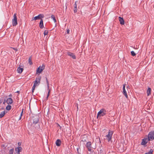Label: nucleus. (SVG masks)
<instances>
[{
	"mask_svg": "<svg viewBox=\"0 0 154 154\" xmlns=\"http://www.w3.org/2000/svg\"><path fill=\"white\" fill-rule=\"evenodd\" d=\"M106 114V111L103 109H101L97 113V117H100L105 115Z\"/></svg>",
	"mask_w": 154,
	"mask_h": 154,
	"instance_id": "nucleus-1",
	"label": "nucleus"
},
{
	"mask_svg": "<svg viewBox=\"0 0 154 154\" xmlns=\"http://www.w3.org/2000/svg\"><path fill=\"white\" fill-rule=\"evenodd\" d=\"M113 133V131L109 130L108 134L106 136V139L108 142L111 140Z\"/></svg>",
	"mask_w": 154,
	"mask_h": 154,
	"instance_id": "nucleus-2",
	"label": "nucleus"
},
{
	"mask_svg": "<svg viewBox=\"0 0 154 154\" xmlns=\"http://www.w3.org/2000/svg\"><path fill=\"white\" fill-rule=\"evenodd\" d=\"M32 119L33 121L32 123V125L34 126V125L37 124L39 121L38 117L37 116H35L34 117H33Z\"/></svg>",
	"mask_w": 154,
	"mask_h": 154,
	"instance_id": "nucleus-3",
	"label": "nucleus"
},
{
	"mask_svg": "<svg viewBox=\"0 0 154 154\" xmlns=\"http://www.w3.org/2000/svg\"><path fill=\"white\" fill-rule=\"evenodd\" d=\"M13 17L14 18L12 20V25L13 26H15L17 24V18L16 14H14Z\"/></svg>",
	"mask_w": 154,
	"mask_h": 154,
	"instance_id": "nucleus-4",
	"label": "nucleus"
},
{
	"mask_svg": "<svg viewBox=\"0 0 154 154\" xmlns=\"http://www.w3.org/2000/svg\"><path fill=\"white\" fill-rule=\"evenodd\" d=\"M149 140H152L154 139V132L151 131L150 132L148 135Z\"/></svg>",
	"mask_w": 154,
	"mask_h": 154,
	"instance_id": "nucleus-5",
	"label": "nucleus"
},
{
	"mask_svg": "<svg viewBox=\"0 0 154 154\" xmlns=\"http://www.w3.org/2000/svg\"><path fill=\"white\" fill-rule=\"evenodd\" d=\"M45 69V66L43 64L41 66H40L36 70V73H40Z\"/></svg>",
	"mask_w": 154,
	"mask_h": 154,
	"instance_id": "nucleus-6",
	"label": "nucleus"
},
{
	"mask_svg": "<svg viewBox=\"0 0 154 154\" xmlns=\"http://www.w3.org/2000/svg\"><path fill=\"white\" fill-rule=\"evenodd\" d=\"M41 79V77L40 76H38L37 78H36L35 81L34 82V84H35V85H36L38 83H40Z\"/></svg>",
	"mask_w": 154,
	"mask_h": 154,
	"instance_id": "nucleus-7",
	"label": "nucleus"
},
{
	"mask_svg": "<svg viewBox=\"0 0 154 154\" xmlns=\"http://www.w3.org/2000/svg\"><path fill=\"white\" fill-rule=\"evenodd\" d=\"M67 54L68 56L70 57L73 59H76V57L73 53L69 52H68Z\"/></svg>",
	"mask_w": 154,
	"mask_h": 154,
	"instance_id": "nucleus-8",
	"label": "nucleus"
},
{
	"mask_svg": "<svg viewBox=\"0 0 154 154\" xmlns=\"http://www.w3.org/2000/svg\"><path fill=\"white\" fill-rule=\"evenodd\" d=\"M125 84L123 85V94L125 96V97H126L127 98H128V95L127 94L126 91L125 90Z\"/></svg>",
	"mask_w": 154,
	"mask_h": 154,
	"instance_id": "nucleus-9",
	"label": "nucleus"
},
{
	"mask_svg": "<svg viewBox=\"0 0 154 154\" xmlns=\"http://www.w3.org/2000/svg\"><path fill=\"white\" fill-rule=\"evenodd\" d=\"M148 139L147 138H144L142 140L141 143V144L142 145H144L147 143Z\"/></svg>",
	"mask_w": 154,
	"mask_h": 154,
	"instance_id": "nucleus-10",
	"label": "nucleus"
},
{
	"mask_svg": "<svg viewBox=\"0 0 154 154\" xmlns=\"http://www.w3.org/2000/svg\"><path fill=\"white\" fill-rule=\"evenodd\" d=\"M13 102L12 99L10 98H7V103L8 104H11Z\"/></svg>",
	"mask_w": 154,
	"mask_h": 154,
	"instance_id": "nucleus-11",
	"label": "nucleus"
},
{
	"mask_svg": "<svg viewBox=\"0 0 154 154\" xmlns=\"http://www.w3.org/2000/svg\"><path fill=\"white\" fill-rule=\"evenodd\" d=\"M119 21L120 22V24L121 25H124V22L123 18L119 17Z\"/></svg>",
	"mask_w": 154,
	"mask_h": 154,
	"instance_id": "nucleus-12",
	"label": "nucleus"
},
{
	"mask_svg": "<svg viewBox=\"0 0 154 154\" xmlns=\"http://www.w3.org/2000/svg\"><path fill=\"white\" fill-rule=\"evenodd\" d=\"M61 141L60 140L57 139L56 142V144L57 146H60L61 145Z\"/></svg>",
	"mask_w": 154,
	"mask_h": 154,
	"instance_id": "nucleus-13",
	"label": "nucleus"
},
{
	"mask_svg": "<svg viewBox=\"0 0 154 154\" xmlns=\"http://www.w3.org/2000/svg\"><path fill=\"white\" fill-rule=\"evenodd\" d=\"M22 148L20 146L17 147L16 148V151L18 153H19L21 151Z\"/></svg>",
	"mask_w": 154,
	"mask_h": 154,
	"instance_id": "nucleus-14",
	"label": "nucleus"
},
{
	"mask_svg": "<svg viewBox=\"0 0 154 154\" xmlns=\"http://www.w3.org/2000/svg\"><path fill=\"white\" fill-rule=\"evenodd\" d=\"M23 70V68L20 67H19L18 68L17 70L18 72L19 73H21L22 72Z\"/></svg>",
	"mask_w": 154,
	"mask_h": 154,
	"instance_id": "nucleus-15",
	"label": "nucleus"
},
{
	"mask_svg": "<svg viewBox=\"0 0 154 154\" xmlns=\"http://www.w3.org/2000/svg\"><path fill=\"white\" fill-rule=\"evenodd\" d=\"M40 20L38 15L35 17H32V21H33V20Z\"/></svg>",
	"mask_w": 154,
	"mask_h": 154,
	"instance_id": "nucleus-16",
	"label": "nucleus"
},
{
	"mask_svg": "<svg viewBox=\"0 0 154 154\" xmlns=\"http://www.w3.org/2000/svg\"><path fill=\"white\" fill-rule=\"evenodd\" d=\"M86 147H91V142H88L86 144Z\"/></svg>",
	"mask_w": 154,
	"mask_h": 154,
	"instance_id": "nucleus-17",
	"label": "nucleus"
},
{
	"mask_svg": "<svg viewBox=\"0 0 154 154\" xmlns=\"http://www.w3.org/2000/svg\"><path fill=\"white\" fill-rule=\"evenodd\" d=\"M151 91V89L150 88H149L147 91V96H149L150 94Z\"/></svg>",
	"mask_w": 154,
	"mask_h": 154,
	"instance_id": "nucleus-18",
	"label": "nucleus"
},
{
	"mask_svg": "<svg viewBox=\"0 0 154 154\" xmlns=\"http://www.w3.org/2000/svg\"><path fill=\"white\" fill-rule=\"evenodd\" d=\"M5 111L2 112L0 114V118L3 117L5 114Z\"/></svg>",
	"mask_w": 154,
	"mask_h": 154,
	"instance_id": "nucleus-19",
	"label": "nucleus"
},
{
	"mask_svg": "<svg viewBox=\"0 0 154 154\" xmlns=\"http://www.w3.org/2000/svg\"><path fill=\"white\" fill-rule=\"evenodd\" d=\"M11 105H8L6 107V109L7 110H10L11 109Z\"/></svg>",
	"mask_w": 154,
	"mask_h": 154,
	"instance_id": "nucleus-20",
	"label": "nucleus"
},
{
	"mask_svg": "<svg viewBox=\"0 0 154 154\" xmlns=\"http://www.w3.org/2000/svg\"><path fill=\"white\" fill-rule=\"evenodd\" d=\"M14 149H10L8 152V154H13L14 152Z\"/></svg>",
	"mask_w": 154,
	"mask_h": 154,
	"instance_id": "nucleus-21",
	"label": "nucleus"
},
{
	"mask_svg": "<svg viewBox=\"0 0 154 154\" xmlns=\"http://www.w3.org/2000/svg\"><path fill=\"white\" fill-rule=\"evenodd\" d=\"M29 64L31 65L32 64V57H30L29 59Z\"/></svg>",
	"mask_w": 154,
	"mask_h": 154,
	"instance_id": "nucleus-22",
	"label": "nucleus"
},
{
	"mask_svg": "<svg viewBox=\"0 0 154 154\" xmlns=\"http://www.w3.org/2000/svg\"><path fill=\"white\" fill-rule=\"evenodd\" d=\"M38 16L40 19H42V18L44 17V16L43 14H39L38 15Z\"/></svg>",
	"mask_w": 154,
	"mask_h": 154,
	"instance_id": "nucleus-23",
	"label": "nucleus"
},
{
	"mask_svg": "<svg viewBox=\"0 0 154 154\" xmlns=\"http://www.w3.org/2000/svg\"><path fill=\"white\" fill-rule=\"evenodd\" d=\"M153 150L152 149H150L149 151L146 153L145 154H152Z\"/></svg>",
	"mask_w": 154,
	"mask_h": 154,
	"instance_id": "nucleus-24",
	"label": "nucleus"
},
{
	"mask_svg": "<svg viewBox=\"0 0 154 154\" xmlns=\"http://www.w3.org/2000/svg\"><path fill=\"white\" fill-rule=\"evenodd\" d=\"M46 81L47 83V87H48V89H49V83L48 80V79H47V77H46Z\"/></svg>",
	"mask_w": 154,
	"mask_h": 154,
	"instance_id": "nucleus-25",
	"label": "nucleus"
},
{
	"mask_svg": "<svg viewBox=\"0 0 154 154\" xmlns=\"http://www.w3.org/2000/svg\"><path fill=\"white\" fill-rule=\"evenodd\" d=\"M51 18H52L54 22H56V19L54 15H52L51 16Z\"/></svg>",
	"mask_w": 154,
	"mask_h": 154,
	"instance_id": "nucleus-26",
	"label": "nucleus"
},
{
	"mask_svg": "<svg viewBox=\"0 0 154 154\" xmlns=\"http://www.w3.org/2000/svg\"><path fill=\"white\" fill-rule=\"evenodd\" d=\"M131 55L133 56H134L136 55V54L134 51H132L131 52Z\"/></svg>",
	"mask_w": 154,
	"mask_h": 154,
	"instance_id": "nucleus-27",
	"label": "nucleus"
},
{
	"mask_svg": "<svg viewBox=\"0 0 154 154\" xmlns=\"http://www.w3.org/2000/svg\"><path fill=\"white\" fill-rule=\"evenodd\" d=\"M36 86V85H35V84L33 85L32 88V93H33L34 92V90H35V89Z\"/></svg>",
	"mask_w": 154,
	"mask_h": 154,
	"instance_id": "nucleus-28",
	"label": "nucleus"
},
{
	"mask_svg": "<svg viewBox=\"0 0 154 154\" xmlns=\"http://www.w3.org/2000/svg\"><path fill=\"white\" fill-rule=\"evenodd\" d=\"M48 31L47 30H45L44 31V34L45 35H46L48 34Z\"/></svg>",
	"mask_w": 154,
	"mask_h": 154,
	"instance_id": "nucleus-29",
	"label": "nucleus"
},
{
	"mask_svg": "<svg viewBox=\"0 0 154 154\" xmlns=\"http://www.w3.org/2000/svg\"><path fill=\"white\" fill-rule=\"evenodd\" d=\"M39 27L41 29L43 28L44 27V25H43V23L41 24V23H39Z\"/></svg>",
	"mask_w": 154,
	"mask_h": 154,
	"instance_id": "nucleus-30",
	"label": "nucleus"
},
{
	"mask_svg": "<svg viewBox=\"0 0 154 154\" xmlns=\"http://www.w3.org/2000/svg\"><path fill=\"white\" fill-rule=\"evenodd\" d=\"M7 97H6L4 99V101L3 102V103L4 104H5V103H7Z\"/></svg>",
	"mask_w": 154,
	"mask_h": 154,
	"instance_id": "nucleus-31",
	"label": "nucleus"
},
{
	"mask_svg": "<svg viewBox=\"0 0 154 154\" xmlns=\"http://www.w3.org/2000/svg\"><path fill=\"white\" fill-rule=\"evenodd\" d=\"M50 90L49 89L48 94V95H47V97H46V100H47L48 99V97L49 95V94H50Z\"/></svg>",
	"mask_w": 154,
	"mask_h": 154,
	"instance_id": "nucleus-32",
	"label": "nucleus"
},
{
	"mask_svg": "<svg viewBox=\"0 0 154 154\" xmlns=\"http://www.w3.org/2000/svg\"><path fill=\"white\" fill-rule=\"evenodd\" d=\"M3 100V97H1V98H0V103H1Z\"/></svg>",
	"mask_w": 154,
	"mask_h": 154,
	"instance_id": "nucleus-33",
	"label": "nucleus"
},
{
	"mask_svg": "<svg viewBox=\"0 0 154 154\" xmlns=\"http://www.w3.org/2000/svg\"><path fill=\"white\" fill-rule=\"evenodd\" d=\"M91 147H87L88 149V150L89 151L91 152L92 150V149H91Z\"/></svg>",
	"mask_w": 154,
	"mask_h": 154,
	"instance_id": "nucleus-34",
	"label": "nucleus"
},
{
	"mask_svg": "<svg viewBox=\"0 0 154 154\" xmlns=\"http://www.w3.org/2000/svg\"><path fill=\"white\" fill-rule=\"evenodd\" d=\"M74 13H76L77 12V8H74Z\"/></svg>",
	"mask_w": 154,
	"mask_h": 154,
	"instance_id": "nucleus-35",
	"label": "nucleus"
},
{
	"mask_svg": "<svg viewBox=\"0 0 154 154\" xmlns=\"http://www.w3.org/2000/svg\"><path fill=\"white\" fill-rule=\"evenodd\" d=\"M76 2H75V3L74 5V8H77V5H76Z\"/></svg>",
	"mask_w": 154,
	"mask_h": 154,
	"instance_id": "nucleus-36",
	"label": "nucleus"
},
{
	"mask_svg": "<svg viewBox=\"0 0 154 154\" xmlns=\"http://www.w3.org/2000/svg\"><path fill=\"white\" fill-rule=\"evenodd\" d=\"M41 20H40V23H43V20L42 19H40Z\"/></svg>",
	"mask_w": 154,
	"mask_h": 154,
	"instance_id": "nucleus-37",
	"label": "nucleus"
},
{
	"mask_svg": "<svg viewBox=\"0 0 154 154\" xmlns=\"http://www.w3.org/2000/svg\"><path fill=\"white\" fill-rule=\"evenodd\" d=\"M23 109L22 111V112H21V114H20V116H22V115H23Z\"/></svg>",
	"mask_w": 154,
	"mask_h": 154,
	"instance_id": "nucleus-38",
	"label": "nucleus"
},
{
	"mask_svg": "<svg viewBox=\"0 0 154 154\" xmlns=\"http://www.w3.org/2000/svg\"><path fill=\"white\" fill-rule=\"evenodd\" d=\"M66 32H67V33H68V34H69V29H67L66 31Z\"/></svg>",
	"mask_w": 154,
	"mask_h": 154,
	"instance_id": "nucleus-39",
	"label": "nucleus"
},
{
	"mask_svg": "<svg viewBox=\"0 0 154 154\" xmlns=\"http://www.w3.org/2000/svg\"><path fill=\"white\" fill-rule=\"evenodd\" d=\"M4 107H2L1 109H0V110H4Z\"/></svg>",
	"mask_w": 154,
	"mask_h": 154,
	"instance_id": "nucleus-40",
	"label": "nucleus"
},
{
	"mask_svg": "<svg viewBox=\"0 0 154 154\" xmlns=\"http://www.w3.org/2000/svg\"><path fill=\"white\" fill-rule=\"evenodd\" d=\"M13 49L16 51H17V49L16 48H13Z\"/></svg>",
	"mask_w": 154,
	"mask_h": 154,
	"instance_id": "nucleus-41",
	"label": "nucleus"
},
{
	"mask_svg": "<svg viewBox=\"0 0 154 154\" xmlns=\"http://www.w3.org/2000/svg\"><path fill=\"white\" fill-rule=\"evenodd\" d=\"M21 116H20V117L19 118V120H20V119H21Z\"/></svg>",
	"mask_w": 154,
	"mask_h": 154,
	"instance_id": "nucleus-42",
	"label": "nucleus"
},
{
	"mask_svg": "<svg viewBox=\"0 0 154 154\" xmlns=\"http://www.w3.org/2000/svg\"><path fill=\"white\" fill-rule=\"evenodd\" d=\"M82 141H86V140H85V139H83V140H82Z\"/></svg>",
	"mask_w": 154,
	"mask_h": 154,
	"instance_id": "nucleus-43",
	"label": "nucleus"
},
{
	"mask_svg": "<svg viewBox=\"0 0 154 154\" xmlns=\"http://www.w3.org/2000/svg\"><path fill=\"white\" fill-rule=\"evenodd\" d=\"M76 105L77 106V109H78V104H76Z\"/></svg>",
	"mask_w": 154,
	"mask_h": 154,
	"instance_id": "nucleus-44",
	"label": "nucleus"
},
{
	"mask_svg": "<svg viewBox=\"0 0 154 154\" xmlns=\"http://www.w3.org/2000/svg\"><path fill=\"white\" fill-rule=\"evenodd\" d=\"M19 91H17V93H19Z\"/></svg>",
	"mask_w": 154,
	"mask_h": 154,
	"instance_id": "nucleus-45",
	"label": "nucleus"
},
{
	"mask_svg": "<svg viewBox=\"0 0 154 154\" xmlns=\"http://www.w3.org/2000/svg\"><path fill=\"white\" fill-rule=\"evenodd\" d=\"M20 143H18V144L19 145Z\"/></svg>",
	"mask_w": 154,
	"mask_h": 154,
	"instance_id": "nucleus-46",
	"label": "nucleus"
}]
</instances>
